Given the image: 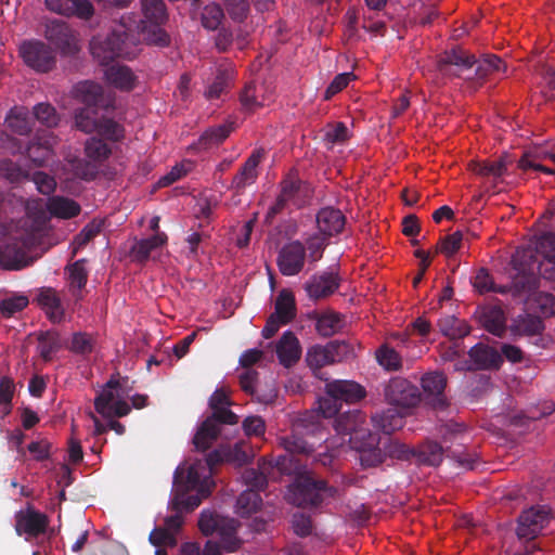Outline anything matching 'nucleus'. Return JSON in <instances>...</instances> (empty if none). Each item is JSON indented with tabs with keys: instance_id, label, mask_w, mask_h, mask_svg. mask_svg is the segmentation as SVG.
<instances>
[{
	"instance_id": "f257e3e1",
	"label": "nucleus",
	"mask_w": 555,
	"mask_h": 555,
	"mask_svg": "<svg viewBox=\"0 0 555 555\" xmlns=\"http://www.w3.org/2000/svg\"><path fill=\"white\" fill-rule=\"evenodd\" d=\"M465 427L454 425L443 435L444 446L435 441H427L418 448H414L413 459L416 463L428 466H438L446 454L455 460L460 466L466 469H474L477 463V455L466 452L465 442L467 440Z\"/></svg>"
},
{
	"instance_id": "f03ea898",
	"label": "nucleus",
	"mask_w": 555,
	"mask_h": 555,
	"mask_svg": "<svg viewBox=\"0 0 555 555\" xmlns=\"http://www.w3.org/2000/svg\"><path fill=\"white\" fill-rule=\"evenodd\" d=\"M138 41L139 39L130 28L120 25L104 39L93 38L90 42V51L99 63L106 65L117 57L127 60L135 57Z\"/></svg>"
},
{
	"instance_id": "7ed1b4c3",
	"label": "nucleus",
	"mask_w": 555,
	"mask_h": 555,
	"mask_svg": "<svg viewBox=\"0 0 555 555\" xmlns=\"http://www.w3.org/2000/svg\"><path fill=\"white\" fill-rule=\"evenodd\" d=\"M313 190L311 185L301 180L294 171L288 172L280 182V193L266 215V221L281 214L289 205L299 209L309 204Z\"/></svg>"
},
{
	"instance_id": "20e7f679",
	"label": "nucleus",
	"mask_w": 555,
	"mask_h": 555,
	"mask_svg": "<svg viewBox=\"0 0 555 555\" xmlns=\"http://www.w3.org/2000/svg\"><path fill=\"white\" fill-rule=\"evenodd\" d=\"M337 489L328 486L323 479H314L311 476H301L289 486L287 500L292 504L312 508L319 507L327 498H335Z\"/></svg>"
},
{
	"instance_id": "39448f33",
	"label": "nucleus",
	"mask_w": 555,
	"mask_h": 555,
	"mask_svg": "<svg viewBox=\"0 0 555 555\" xmlns=\"http://www.w3.org/2000/svg\"><path fill=\"white\" fill-rule=\"evenodd\" d=\"M128 377L112 376L94 399V409L105 418L124 417L131 411L122 399L127 395Z\"/></svg>"
},
{
	"instance_id": "423d86ee",
	"label": "nucleus",
	"mask_w": 555,
	"mask_h": 555,
	"mask_svg": "<svg viewBox=\"0 0 555 555\" xmlns=\"http://www.w3.org/2000/svg\"><path fill=\"white\" fill-rule=\"evenodd\" d=\"M477 64L475 68V76L478 79H485L491 74L490 69L487 68L483 61L477 62L473 54L461 48H454L446 51L437 62V68L442 76L447 77H464L470 79V75L464 76L466 72H470L473 66Z\"/></svg>"
},
{
	"instance_id": "0eeeda50",
	"label": "nucleus",
	"mask_w": 555,
	"mask_h": 555,
	"mask_svg": "<svg viewBox=\"0 0 555 555\" xmlns=\"http://www.w3.org/2000/svg\"><path fill=\"white\" fill-rule=\"evenodd\" d=\"M142 11L145 21H141L145 40L155 46L169 44L168 34L160 27L167 21V10L163 0H143Z\"/></svg>"
},
{
	"instance_id": "6e6552de",
	"label": "nucleus",
	"mask_w": 555,
	"mask_h": 555,
	"mask_svg": "<svg viewBox=\"0 0 555 555\" xmlns=\"http://www.w3.org/2000/svg\"><path fill=\"white\" fill-rule=\"evenodd\" d=\"M24 63L39 73L50 72L56 63L53 49L41 40H26L20 47Z\"/></svg>"
},
{
	"instance_id": "1a4fd4ad",
	"label": "nucleus",
	"mask_w": 555,
	"mask_h": 555,
	"mask_svg": "<svg viewBox=\"0 0 555 555\" xmlns=\"http://www.w3.org/2000/svg\"><path fill=\"white\" fill-rule=\"evenodd\" d=\"M43 35L62 55H74L79 51L75 33L64 21L56 18L47 21Z\"/></svg>"
},
{
	"instance_id": "9d476101",
	"label": "nucleus",
	"mask_w": 555,
	"mask_h": 555,
	"mask_svg": "<svg viewBox=\"0 0 555 555\" xmlns=\"http://www.w3.org/2000/svg\"><path fill=\"white\" fill-rule=\"evenodd\" d=\"M550 521V509L544 505L531 506L518 517L517 537L526 542L533 541Z\"/></svg>"
},
{
	"instance_id": "9b49d317",
	"label": "nucleus",
	"mask_w": 555,
	"mask_h": 555,
	"mask_svg": "<svg viewBox=\"0 0 555 555\" xmlns=\"http://www.w3.org/2000/svg\"><path fill=\"white\" fill-rule=\"evenodd\" d=\"M349 352V345L345 341L333 340L325 346L315 345L308 349L306 362L314 372L322 367L340 362Z\"/></svg>"
},
{
	"instance_id": "f8f14e48",
	"label": "nucleus",
	"mask_w": 555,
	"mask_h": 555,
	"mask_svg": "<svg viewBox=\"0 0 555 555\" xmlns=\"http://www.w3.org/2000/svg\"><path fill=\"white\" fill-rule=\"evenodd\" d=\"M386 401L403 411L415 406L420 401L417 387L404 378H392L384 390Z\"/></svg>"
},
{
	"instance_id": "ddd939ff",
	"label": "nucleus",
	"mask_w": 555,
	"mask_h": 555,
	"mask_svg": "<svg viewBox=\"0 0 555 555\" xmlns=\"http://www.w3.org/2000/svg\"><path fill=\"white\" fill-rule=\"evenodd\" d=\"M49 526V517L37 509L31 504H27L25 509L15 514V531L18 535L25 534L27 538H37L46 533Z\"/></svg>"
},
{
	"instance_id": "4468645a",
	"label": "nucleus",
	"mask_w": 555,
	"mask_h": 555,
	"mask_svg": "<svg viewBox=\"0 0 555 555\" xmlns=\"http://www.w3.org/2000/svg\"><path fill=\"white\" fill-rule=\"evenodd\" d=\"M306 246L300 241L285 244L278 254L276 263L281 274L294 276L301 272L306 261Z\"/></svg>"
},
{
	"instance_id": "2eb2a0df",
	"label": "nucleus",
	"mask_w": 555,
	"mask_h": 555,
	"mask_svg": "<svg viewBox=\"0 0 555 555\" xmlns=\"http://www.w3.org/2000/svg\"><path fill=\"white\" fill-rule=\"evenodd\" d=\"M468 356L470 360L465 361L456 370H498L503 362V358L496 349L483 344L472 347Z\"/></svg>"
},
{
	"instance_id": "dca6fc26",
	"label": "nucleus",
	"mask_w": 555,
	"mask_h": 555,
	"mask_svg": "<svg viewBox=\"0 0 555 555\" xmlns=\"http://www.w3.org/2000/svg\"><path fill=\"white\" fill-rule=\"evenodd\" d=\"M340 285V279L333 271L315 273L305 283V291L310 299L317 301L333 295Z\"/></svg>"
},
{
	"instance_id": "f3484780",
	"label": "nucleus",
	"mask_w": 555,
	"mask_h": 555,
	"mask_svg": "<svg viewBox=\"0 0 555 555\" xmlns=\"http://www.w3.org/2000/svg\"><path fill=\"white\" fill-rule=\"evenodd\" d=\"M34 301L44 311L49 321L60 324L65 320V309L57 291L50 286L37 289Z\"/></svg>"
},
{
	"instance_id": "a211bd4d",
	"label": "nucleus",
	"mask_w": 555,
	"mask_h": 555,
	"mask_svg": "<svg viewBox=\"0 0 555 555\" xmlns=\"http://www.w3.org/2000/svg\"><path fill=\"white\" fill-rule=\"evenodd\" d=\"M325 392L338 400L339 403H354L363 399L365 389L353 380L336 379L325 385Z\"/></svg>"
},
{
	"instance_id": "6ab92c4d",
	"label": "nucleus",
	"mask_w": 555,
	"mask_h": 555,
	"mask_svg": "<svg viewBox=\"0 0 555 555\" xmlns=\"http://www.w3.org/2000/svg\"><path fill=\"white\" fill-rule=\"evenodd\" d=\"M476 315L480 325L493 334L502 337L506 330V317L499 305H488L477 309Z\"/></svg>"
},
{
	"instance_id": "aec40b11",
	"label": "nucleus",
	"mask_w": 555,
	"mask_h": 555,
	"mask_svg": "<svg viewBox=\"0 0 555 555\" xmlns=\"http://www.w3.org/2000/svg\"><path fill=\"white\" fill-rule=\"evenodd\" d=\"M46 7L56 14L82 20H89L94 13L89 0H46Z\"/></svg>"
},
{
	"instance_id": "412c9836",
	"label": "nucleus",
	"mask_w": 555,
	"mask_h": 555,
	"mask_svg": "<svg viewBox=\"0 0 555 555\" xmlns=\"http://www.w3.org/2000/svg\"><path fill=\"white\" fill-rule=\"evenodd\" d=\"M317 224L322 235L332 237L343 232L346 217L338 208L323 207L317 214Z\"/></svg>"
},
{
	"instance_id": "4be33fe9",
	"label": "nucleus",
	"mask_w": 555,
	"mask_h": 555,
	"mask_svg": "<svg viewBox=\"0 0 555 555\" xmlns=\"http://www.w3.org/2000/svg\"><path fill=\"white\" fill-rule=\"evenodd\" d=\"M275 352L280 363L285 367H291L298 362L301 356V347L292 331L282 334L276 344Z\"/></svg>"
},
{
	"instance_id": "5701e85b",
	"label": "nucleus",
	"mask_w": 555,
	"mask_h": 555,
	"mask_svg": "<svg viewBox=\"0 0 555 555\" xmlns=\"http://www.w3.org/2000/svg\"><path fill=\"white\" fill-rule=\"evenodd\" d=\"M262 150H255L245 160L238 172L233 177L231 188L237 191L244 190L246 186L256 182L258 178L257 167L263 158Z\"/></svg>"
},
{
	"instance_id": "b1692460",
	"label": "nucleus",
	"mask_w": 555,
	"mask_h": 555,
	"mask_svg": "<svg viewBox=\"0 0 555 555\" xmlns=\"http://www.w3.org/2000/svg\"><path fill=\"white\" fill-rule=\"evenodd\" d=\"M305 427L302 422L297 423L291 435L281 437L280 446L289 454L308 455L313 451L314 443L304 438Z\"/></svg>"
},
{
	"instance_id": "393cba45",
	"label": "nucleus",
	"mask_w": 555,
	"mask_h": 555,
	"mask_svg": "<svg viewBox=\"0 0 555 555\" xmlns=\"http://www.w3.org/2000/svg\"><path fill=\"white\" fill-rule=\"evenodd\" d=\"M404 413L405 411L391 405L380 413H375L372 416V422L376 429L390 435L403 427Z\"/></svg>"
},
{
	"instance_id": "a878e982",
	"label": "nucleus",
	"mask_w": 555,
	"mask_h": 555,
	"mask_svg": "<svg viewBox=\"0 0 555 555\" xmlns=\"http://www.w3.org/2000/svg\"><path fill=\"white\" fill-rule=\"evenodd\" d=\"M543 331V320L530 313L517 315L511 324V332L514 336L535 337L541 336Z\"/></svg>"
},
{
	"instance_id": "bb28decb",
	"label": "nucleus",
	"mask_w": 555,
	"mask_h": 555,
	"mask_svg": "<svg viewBox=\"0 0 555 555\" xmlns=\"http://www.w3.org/2000/svg\"><path fill=\"white\" fill-rule=\"evenodd\" d=\"M77 94L83 106L92 108H107L108 101L105 99L103 88L93 81H83L76 87Z\"/></svg>"
},
{
	"instance_id": "cd10ccee",
	"label": "nucleus",
	"mask_w": 555,
	"mask_h": 555,
	"mask_svg": "<svg viewBox=\"0 0 555 555\" xmlns=\"http://www.w3.org/2000/svg\"><path fill=\"white\" fill-rule=\"evenodd\" d=\"M86 259H78L73 263L66 266L65 271L68 274V286L72 295L80 300L81 291L86 287L88 282V270L86 269Z\"/></svg>"
},
{
	"instance_id": "c85d7f7f",
	"label": "nucleus",
	"mask_w": 555,
	"mask_h": 555,
	"mask_svg": "<svg viewBox=\"0 0 555 555\" xmlns=\"http://www.w3.org/2000/svg\"><path fill=\"white\" fill-rule=\"evenodd\" d=\"M234 130L233 122H225L208 128L198 138L194 147L197 150H209L221 144Z\"/></svg>"
},
{
	"instance_id": "c756f323",
	"label": "nucleus",
	"mask_w": 555,
	"mask_h": 555,
	"mask_svg": "<svg viewBox=\"0 0 555 555\" xmlns=\"http://www.w3.org/2000/svg\"><path fill=\"white\" fill-rule=\"evenodd\" d=\"M220 426H217L208 417L204 420L193 437V444L196 451L205 452L212 447L220 436Z\"/></svg>"
},
{
	"instance_id": "7c9ffc66",
	"label": "nucleus",
	"mask_w": 555,
	"mask_h": 555,
	"mask_svg": "<svg viewBox=\"0 0 555 555\" xmlns=\"http://www.w3.org/2000/svg\"><path fill=\"white\" fill-rule=\"evenodd\" d=\"M104 74L106 81L119 90L130 91L135 86V76L128 66L112 65Z\"/></svg>"
},
{
	"instance_id": "2f4dec72",
	"label": "nucleus",
	"mask_w": 555,
	"mask_h": 555,
	"mask_svg": "<svg viewBox=\"0 0 555 555\" xmlns=\"http://www.w3.org/2000/svg\"><path fill=\"white\" fill-rule=\"evenodd\" d=\"M264 86L249 82L245 86L240 95V101L244 111L251 113L266 105Z\"/></svg>"
},
{
	"instance_id": "473e14b6",
	"label": "nucleus",
	"mask_w": 555,
	"mask_h": 555,
	"mask_svg": "<svg viewBox=\"0 0 555 555\" xmlns=\"http://www.w3.org/2000/svg\"><path fill=\"white\" fill-rule=\"evenodd\" d=\"M272 315L280 319V323L288 324L293 321L296 317V305L295 297L292 292L288 289H282L279 293Z\"/></svg>"
},
{
	"instance_id": "72a5a7b5",
	"label": "nucleus",
	"mask_w": 555,
	"mask_h": 555,
	"mask_svg": "<svg viewBox=\"0 0 555 555\" xmlns=\"http://www.w3.org/2000/svg\"><path fill=\"white\" fill-rule=\"evenodd\" d=\"M48 210L54 217L70 219L80 214V205L72 198L53 196L49 198Z\"/></svg>"
},
{
	"instance_id": "f704fd0d",
	"label": "nucleus",
	"mask_w": 555,
	"mask_h": 555,
	"mask_svg": "<svg viewBox=\"0 0 555 555\" xmlns=\"http://www.w3.org/2000/svg\"><path fill=\"white\" fill-rule=\"evenodd\" d=\"M165 233H155L154 235L140 240L131 248V253L137 261L145 262L151 253L167 243Z\"/></svg>"
},
{
	"instance_id": "c9c22d12",
	"label": "nucleus",
	"mask_w": 555,
	"mask_h": 555,
	"mask_svg": "<svg viewBox=\"0 0 555 555\" xmlns=\"http://www.w3.org/2000/svg\"><path fill=\"white\" fill-rule=\"evenodd\" d=\"M220 537V543L224 551L235 552L240 547V540L236 537V521L222 517L216 532Z\"/></svg>"
},
{
	"instance_id": "e433bc0d",
	"label": "nucleus",
	"mask_w": 555,
	"mask_h": 555,
	"mask_svg": "<svg viewBox=\"0 0 555 555\" xmlns=\"http://www.w3.org/2000/svg\"><path fill=\"white\" fill-rule=\"evenodd\" d=\"M5 124L12 132L20 135H26L31 131L28 111L22 106H15L9 112Z\"/></svg>"
},
{
	"instance_id": "4c0bfd02",
	"label": "nucleus",
	"mask_w": 555,
	"mask_h": 555,
	"mask_svg": "<svg viewBox=\"0 0 555 555\" xmlns=\"http://www.w3.org/2000/svg\"><path fill=\"white\" fill-rule=\"evenodd\" d=\"M101 108H92L91 106H83L75 112V126L77 129L85 133L95 132L99 127V121L103 114L100 113Z\"/></svg>"
},
{
	"instance_id": "58836bf2",
	"label": "nucleus",
	"mask_w": 555,
	"mask_h": 555,
	"mask_svg": "<svg viewBox=\"0 0 555 555\" xmlns=\"http://www.w3.org/2000/svg\"><path fill=\"white\" fill-rule=\"evenodd\" d=\"M258 469L256 468H246L242 475V478L248 489H254V491H262L268 486L267 473L271 468V464H268L266 461H261L258 464Z\"/></svg>"
},
{
	"instance_id": "ea45409f",
	"label": "nucleus",
	"mask_w": 555,
	"mask_h": 555,
	"mask_svg": "<svg viewBox=\"0 0 555 555\" xmlns=\"http://www.w3.org/2000/svg\"><path fill=\"white\" fill-rule=\"evenodd\" d=\"M438 326L444 336L453 340L461 339L470 333V326L464 320L454 315L441 318L438 321Z\"/></svg>"
},
{
	"instance_id": "a19ab883",
	"label": "nucleus",
	"mask_w": 555,
	"mask_h": 555,
	"mask_svg": "<svg viewBox=\"0 0 555 555\" xmlns=\"http://www.w3.org/2000/svg\"><path fill=\"white\" fill-rule=\"evenodd\" d=\"M26 153L34 165L41 167L52 155V144L48 139L36 138L27 145Z\"/></svg>"
},
{
	"instance_id": "79ce46f5",
	"label": "nucleus",
	"mask_w": 555,
	"mask_h": 555,
	"mask_svg": "<svg viewBox=\"0 0 555 555\" xmlns=\"http://www.w3.org/2000/svg\"><path fill=\"white\" fill-rule=\"evenodd\" d=\"M24 251L17 244L0 246V266L9 270H20L26 266Z\"/></svg>"
},
{
	"instance_id": "37998d69",
	"label": "nucleus",
	"mask_w": 555,
	"mask_h": 555,
	"mask_svg": "<svg viewBox=\"0 0 555 555\" xmlns=\"http://www.w3.org/2000/svg\"><path fill=\"white\" fill-rule=\"evenodd\" d=\"M543 159H545V157L540 152H526L519 158L517 167L525 173L543 172L550 176L555 175V169L544 166L542 164Z\"/></svg>"
},
{
	"instance_id": "c03bdc74",
	"label": "nucleus",
	"mask_w": 555,
	"mask_h": 555,
	"mask_svg": "<svg viewBox=\"0 0 555 555\" xmlns=\"http://www.w3.org/2000/svg\"><path fill=\"white\" fill-rule=\"evenodd\" d=\"M361 425H365V416L359 411H349L335 420V427L339 434L350 436Z\"/></svg>"
},
{
	"instance_id": "a18cd8bd",
	"label": "nucleus",
	"mask_w": 555,
	"mask_h": 555,
	"mask_svg": "<svg viewBox=\"0 0 555 555\" xmlns=\"http://www.w3.org/2000/svg\"><path fill=\"white\" fill-rule=\"evenodd\" d=\"M262 500L259 492L254 489L243 491L236 500L237 514L247 517L256 513L261 506Z\"/></svg>"
},
{
	"instance_id": "49530a36",
	"label": "nucleus",
	"mask_w": 555,
	"mask_h": 555,
	"mask_svg": "<svg viewBox=\"0 0 555 555\" xmlns=\"http://www.w3.org/2000/svg\"><path fill=\"white\" fill-rule=\"evenodd\" d=\"M470 170L481 177L500 178L505 175L507 169V163L504 158H500L495 162L483 160L472 163Z\"/></svg>"
},
{
	"instance_id": "de8ad7c7",
	"label": "nucleus",
	"mask_w": 555,
	"mask_h": 555,
	"mask_svg": "<svg viewBox=\"0 0 555 555\" xmlns=\"http://www.w3.org/2000/svg\"><path fill=\"white\" fill-rule=\"evenodd\" d=\"M376 360L380 366L390 372L399 371L402 367L401 356L387 344L376 350Z\"/></svg>"
},
{
	"instance_id": "09e8293b",
	"label": "nucleus",
	"mask_w": 555,
	"mask_h": 555,
	"mask_svg": "<svg viewBox=\"0 0 555 555\" xmlns=\"http://www.w3.org/2000/svg\"><path fill=\"white\" fill-rule=\"evenodd\" d=\"M86 156L98 164L105 162L112 154V150L102 139L92 137L85 144Z\"/></svg>"
},
{
	"instance_id": "8fccbe9b",
	"label": "nucleus",
	"mask_w": 555,
	"mask_h": 555,
	"mask_svg": "<svg viewBox=\"0 0 555 555\" xmlns=\"http://www.w3.org/2000/svg\"><path fill=\"white\" fill-rule=\"evenodd\" d=\"M60 336L56 332L48 331L38 337V351L46 361H51L53 354L60 349Z\"/></svg>"
},
{
	"instance_id": "3c124183",
	"label": "nucleus",
	"mask_w": 555,
	"mask_h": 555,
	"mask_svg": "<svg viewBox=\"0 0 555 555\" xmlns=\"http://www.w3.org/2000/svg\"><path fill=\"white\" fill-rule=\"evenodd\" d=\"M341 326V315L330 312L320 315L315 322L317 332L323 337L333 336Z\"/></svg>"
},
{
	"instance_id": "603ef678",
	"label": "nucleus",
	"mask_w": 555,
	"mask_h": 555,
	"mask_svg": "<svg viewBox=\"0 0 555 555\" xmlns=\"http://www.w3.org/2000/svg\"><path fill=\"white\" fill-rule=\"evenodd\" d=\"M208 477L203 476L197 465L193 464L189 466L185 475V489L186 490H198L202 496H208L210 491L207 487Z\"/></svg>"
},
{
	"instance_id": "864d4df0",
	"label": "nucleus",
	"mask_w": 555,
	"mask_h": 555,
	"mask_svg": "<svg viewBox=\"0 0 555 555\" xmlns=\"http://www.w3.org/2000/svg\"><path fill=\"white\" fill-rule=\"evenodd\" d=\"M98 126L95 132L106 140L118 142L124 138L122 126L112 118L102 115Z\"/></svg>"
},
{
	"instance_id": "5fc2aeb1",
	"label": "nucleus",
	"mask_w": 555,
	"mask_h": 555,
	"mask_svg": "<svg viewBox=\"0 0 555 555\" xmlns=\"http://www.w3.org/2000/svg\"><path fill=\"white\" fill-rule=\"evenodd\" d=\"M349 442L351 448L354 450H360L364 447H372L380 443L377 436L372 434L371 430L364 425H361L349 436Z\"/></svg>"
},
{
	"instance_id": "6e6d98bb",
	"label": "nucleus",
	"mask_w": 555,
	"mask_h": 555,
	"mask_svg": "<svg viewBox=\"0 0 555 555\" xmlns=\"http://www.w3.org/2000/svg\"><path fill=\"white\" fill-rule=\"evenodd\" d=\"M463 243V232L455 231L452 234L441 237L436 246V253H441L446 257L450 258L455 255Z\"/></svg>"
},
{
	"instance_id": "4d7b16f0",
	"label": "nucleus",
	"mask_w": 555,
	"mask_h": 555,
	"mask_svg": "<svg viewBox=\"0 0 555 555\" xmlns=\"http://www.w3.org/2000/svg\"><path fill=\"white\" fill-rule=\"evenodd\" d=\"M0 176L11 183H20L28 179L29 175L18 164L4 158L0 160Z\"/></svg>"
},
{
	"instance_id": "13d9d810",
	"label": "nucleus",
	"mask_w": 555,
	"mask_h": 555,
	"mask_svg": "<svg viewBox=\"0 0 555 555\" xmlns=\"http://www.w3.org/2000/svg\"><path fill=\"white\" fill-rule=\"evenodd\" d=\"M223 17V10L219 4H207L202 11V25L208 30H216L220 26Z\"/></svg>"
},
{
	"instance_id": "bf43d9fd",
	"label": "nucleus",
	"mask_w": 555,
	"mask_h": 555,
	"mask_svg": "<svg viewBox=\"0 0 555 555\" xmlns=\"http://www.w3.org/2000/svg\"><path fill=\"white\" fill-rule=\"evenodd\" d=\"M384 453L385 457L389 456L401 461H410L413 459L414 448H410L398 440L387 439L384 442Z\"/></svg>"
},
{
	"instance_id": "052dcab7",
	"label": "nucleus",
	"mask_w": 555,
	"mask_h": 555,
	"mask_svg": "<svg viewBox=\"0 0 555 555\" xmlns=\"http://www.w3.org/2000/svg\"><path fill=\"white\" fill-rule=\"evenodd\" d=\"M447 386V378L443 373H427L422 377V387L425 392L434 396L442 395Z\"/></svg>"
},
{
	"instance_id": "680f3d73",
	"label": "nucleus",
	"mask_w": 555,
	"mask_h": 555,
	"mask_svg": "<svg viewBox=\"0 0 555 555\" xmlns=\"http://www.w3.org/2000/svg\"><path fill=\"white\" fill-rule=\"evenodd\" d=\"M33 113L39 122L49 128L57 126L60 121L56 109L49 103H38L34 106Z\"/></svg>"
},
{
	"instance_id": "e2e57ef3",
	"label": "nucleus",
	"mask_w": 555,
	"mask_h": 555,
	"mask_svg": "<svg viewBox=\"0 0 555 555\" xmlns=\"http://www.w3.org/2000/svg\"><path fill=\"white\" fill-rule=\"evenodd\" d=\"M360 454L359 460L363 467H376L385 461L384 451L376 446L364 447L363 449L357 450Z\"/></svg>"
},
{
	"instance_id": "0e129e2a",
	"label": "nucleus",
	"mask_w": 555,
	"mask_h": 555,
	"mask_svg": "<svg viewBox=\"0 0 555 555\" xmlns=\"http://www.w3.org/2000/svg\"><path fill=\"white\" fill-rule=\"evenodd\" d=\"M230 86V74L227 70H218L215 80L205 91L208 100L219 99Z\"/></svg>"
},
{
	"instance_id": "69168bd1",
	"label": "nucleus",
	"mask_w": 555,
	"mask_h": 555,
	"mask_svg": "<svg viewBox=\"0 0 555 555\" xmlns=\"http://www.w3.org/2000/svg\"><path fill=\"white\" fill-rule=\"evenodd\" d=\"M474 287L481 294L488 292L505 293L503 287H496L488 270L481 268L474 278Z\"/></svg>"
},
{
	"instance_id": "338daca9",
	"label": "nucleus",
	"mask_w": 555,
	"mask_h": 555,
	"mask_svg": "<svg viewBox=\"0 0 555 555\" xmlns=\"http://www.w3.org/2000/svg\"><path fill=\"white\" fill-rule=\"evenodd\" d=\"M94 347L91 335L82 332L74 333L69 350L77 354H89Z\"/></svg>"
},
{
	"instance_id": "774afa93",
	"label": "nucleus",
	"mask_w": 555,
	"mask_h": 555,
	"mask_svg": "<svg viewBox=\"0 0 555 555\" xmlns=\"http://www.w3.org/2000/svg\"><path fill=\"white\" fill-rule=\"evenodd\" d=\"M539 280L533 273L521 272L513 279L515 294L529 293L537 289Z\"/></svg>"
}]
</instances>
